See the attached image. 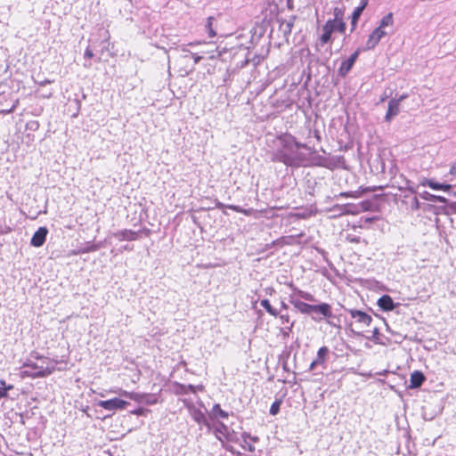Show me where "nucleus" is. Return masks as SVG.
Here are the masks:
<instances>
[{
  "label": "nucleus",
  "instance_id": "nucleus-42",
  "mask_svg": "<svg viewBox=\"0 0 456 456\" xmlns=\"http://www.w3.org/2000/svg\"><path fill=\"white\" fill-rule=\"evenodd\" d=\"M144 411H145V410L143 408H138L134 411H132L131 413L137 415V416H141L144 413Z\"/></svg>",
  "mask_w": 456,
  "mask_h": 456
},
{
  "label": "nucleus",
  "instance_id": "nucleus-17",
  "mask_svg": "<svg viewBox=\"0 0 456 456\" xmlns=\"http://www.w3.org/2000/svg\"><path fill=\"white\" fill-rule=\"evenodd\" d=\"M216 208L219 209H223V208H226L232 209L235 212L242 213L245 216H251L255 212L254 208H247L246 209V208H242L241 207L237 206V205H225L221 202L216 203Z\"/></svg>",
  "mask_w": 456,
  "mask_h": 456
},
{
  "label": "nucleus",
  "instance_id": "nucleus-8",
  "mask_svg": "<svg viewBox=\"0 0 456 456\" xmlns=\"http://www.w3.org/2000/svg\"><path fill=\"white\" fill-rule=\"evenodd\" d=\"M360 52L361 49H357L354 53L351 54V56L347 60L342 61L338 71L340 77H344L349 73V71L353 68L354 62L356 61L359 56Z\"/></svg>",
  "mask_w": 456,
  "mask_h": 456
},
{
  "label": "nucleus",
  "instance_id": "nucleus-44",
  "mask_svg": "<svg viewBox=\"0 0 456 456\" xmlns=\"http://www.w3.org/2000/svg\"><path fill=\"white\" fill-rule=\"evenodd\" d=\"M1 389H4V394L8 396V391L13 389L12 385H6L4 387H0Z\"/></svg>",
  "mask_w": 456,
  "mask_h": 456
},
{
  "label": "nucleus",
  "instance_id": "nucleus-49",
  "mask_svg": "<svg viewBox=\"0 0 456 456\" xmlns=\"http://www.w3.org/2000/svg\"><path fill=\"white\" fill-rule=\"evenodd\" d=\"M280 318L282 320V322H289V315H281Z\"/></svg>",
  "mask_w": 456,
  "mask_h": 456
},
{
  "label": "nucleus",
  "instance_id": "nucleus-9",
  "mask_svg": "<svg viewBox=\"0 0 456 456\" xmlns=\"http://www.w3.org/2000/svg\"><path fill=\"white\" fill-rule=\"evenodd\" d=\"M387 35L385 30H381L380 28H376L371 34L369 36V38L366 41V45L364 50H372L376 47V45L379 43L382 37Z\"/></svg>",
  "mask_w": 456,
  "mask_h": 456
},
{
  "label": "nucleus",
  "instance_id": "nucleus-11",
  "mask_svg": "<svg viewBox=\"0 0 456 456\" xmlns=\"http://www.w3.org/2000/svg\"><path fill=\"white\" fill-rule=\"evenodd\" d=\"M289 303L301 314H310L313 305L305 303L298 298H296L295 294L289 296Z\"/></svg>",
  "mask_w": 456,
  "mask_h": 456
},
{
  "label": "nucleus",
  "instance_id": "nucleus-34",
  "mask_svg": "<svg viewBox=\"0 0 456 456\" xmlns=\"http://www.w3.org/2000/svg\"><path fill=\"white\" fill-rule=\"evenodd\" d=\"M281 402L275 401L270 407V414L276 415L280 411Z\"/></svg>",
  "mask_w": 456,
  "mask_h": 456
},
{
  "label": "nucleus",
  "instance_id": "nucleus-43",
  "mask_svg": "<svg viewBox=\"0 0 456 456\" xmlns=\"http://www.w3.org/2000/svg\"><path fill=\"white\" fill-rule=\"evenodd\" d=\"M434 201H437V202H440V203H445L446 202V199L443 196H436L434 197Z\"/></svg>",
  "mask_w": 456,
  "mask_h": 456
},
{
  "label": "nucleus",
  "instance_id": "nucleus-46",
  "mask_svg": "<svg viewBox=\"0 0 456 456\" xmlns=\"http://www.w3.org/2000/svg\"><path fill=\"white\" fill-rule=\"evenodd\" d=\"M28 126H29L30 129H37L38 127V123L37 121H32L28 124Z\"/></svg>",
  "mask_w": 456,
  "mask_h": 456
},
{
  "label": "nucleus",
  "instance_id": "nucleus-60",
  "mask_svg": "<svg viewBox=\"0 0 456 456\" xmlns=\"http://www.w3.org/2000/svg\"><path fill=\"white\" fill-rule=\"evenodd\" d=\"M353 242H359V238H354L351 240Z\"/></svg>",
  "mask_w": 456,
  "mask_h": 456
},
{
  "label": "nucleus",
  "instance_id": "nucleus-54",
  "mask_svg": "<svg viewBox=\"0 0 456 456\" xmlns=\"http://www.w3.org/2000/svg\"><path fill=\"white\" fill-rule=\"evenodd\" d=\"M122 249L124 250H133V247L129 246V245H126L122 248Z\"/></svg>",
  "mask_w": 456,
  "mask_h": 456
},
{
  "label": "nucleus",
  "instance_id": "nucleus-36",
  "mask_svg": "<svg viewBox=\"0 0 456 456\" xmlns=\"http://www.w3.org/2000/svg\"><path fill=\"white\" fill-rule=\"evenodd\" d=\"M338 196L342 198H357L359 193L357 191H345L340 192Z\"/></svg>",
  "mask_w": 456,
  "mask_h": 456
},
{
  "label": "nucleus",
  "instance_id": "nucleus-26",
  "mask_svg": "<svg viewBox=\"0 0 456 456\" xmlns=\"http://www.w3.org/2000/svg\"><path fill=\"white\" fill-rule=\"evenodd\" d=\"M344 12H345L344 8L335 7L333 10L334 18L330 19L329 20L333 21V23L339 21V20H344Z\"/></svg>",
  "mask_w": 456,
  "mask_h": 456
},
{
  "label": "nucleus",
  "instance_id": "nucleus-35",
  "mask_svg": "<svg viewBox=\"0 0 456 456\" xmlns=\"http://www.w3.org/2000/svg\"><path fill=\"white\" fill-rule=\"evenodd\" d=\"M294 19H295V17H293L290 20L282 23V26L284 27L283 28L284 33L289 34L291 32Z\"/></svg>",
  "mask_w": 456,
  "mask_h": 456
},
{
  "label": "nucleus",
  "instance_id": "nucleus-31",
  "mask_svg": "<svg viewBox=\"0 0 456 456\" xmlns=\"http://www.w3.org/2000/svg\"><path fill=\"white\" fill-rule=\"evenodd\" d=\"M181 388H188L191 393H196L197 391H203L204 387L202 385L193 386V385H181Z\"/></svg>",
  "mask_w": 456,
  "mask_h": 456
},
{
  "label": "nucleus",
  "instance_id": "nucleus-14",
  "mask_svg": "<svg viewBox=\"0 0 456 456\" xmlns=\"http://www.w3.org/2000/svg\"><path fill=\"white\" fill-rule=\"evenodd\" d=\"M322 31L323 33L320 37V42L323 45L330 40L332 33L336 31L333 21L327 20L322 27Z\"/></svg>",
  "mask_w": 456,
  "mask_h": 456
},
{
  "label": "nucleus",
  "instance_id": "nucleus-59",
  "mask_svg": "<svg viewBox=\"0 0 456 456\" xmlns=\"http://www.w3.org/2000/svg\"><path fill=\"white\" fill-rule=\"evenodd\" d=\"M199 44H200V42H191L189 44V45H197Z\"/></svg>",
  "mask_w": 456,
  "mask_h": 456
},
{
  "label": "nucleus",
  "instance_id": "nucleus-2",
  "mask_svg": "<svg viewBox=\"0 0 456 456\" xmlns=\"http://www.w3.org/2000/svg\"><path fill=\"white\" fill-rule=\"evenodd\" d=\"M39 359L42 361V364L40 365L32 361H27L23 364L25 368H28V370H24L25 375L31 378H41L53 373L55 369L54 364L49 365L45 363V358L44 357H39Z\"/></svg>",
  "mask_w": 456,
  "mask_h": 456
},
{
  "label": "nucleus",
  "instance_id": "nucleus-3",
  "mask_svg": "<svg viewBox=\"0 0 456 456\" xmlns=\"http://www.w3.org/2000/svg\"><path fill=\"white\" fill-rule=\"evenodd\" d=\"M182 51L183 53H185V54L181 56L180 61L185 64V68L180 69L179 71H180L181 76L184 77V76L189 75L190 73H191L194 70L195 65L198 64L203 57L200 55L193 54V53H190L186 49L185 45H183L182 47Z\"/></svg>",
  "mask_w": 456,
  "mask_h": 456
},
{
  "label": "nucleus",
  "instance_id": "nucleus-23",
  "mask_svg": "<svg viewBox=\"0 0 456 456\" xmlns=\"http://www.w3.org/2000/svg\"><path fill=\"white\" fill-rule=\"evenodd\" d=\"M302 234H299L297 236H284L280 239H278L276 241H274V244L283 246V245H291L293 244L296 237H301Z\"/></svg>",
  "mask_w": 456,
  "mask_h": 456
},
{
  "label": "nucleus",
  "instance_id": "nucleus-29",
  "mask_svg": "<svg viewBox=\"0 0 456 456\" xmlns=\"http://www.w3.org/2000/svg\"><path fill=\"white\" fill-rule=\"evenodd\" d=\"M102 248V242L99 243H87L86 246L82 250L83 253L94 252Z\"/></svg>",
  "mask_w": 456,
  "mask_h": 456
},
{
  "label": "nucleus",
  "instance_id": "nucleus-37",
  "mask_svg": "<svg viewBox=\"0 0 456 456\" xmlns=\"http://www.w3.org/2000/svg\"><path fill=\"white\" fill-rule=\"evenodd\" d=\"M411 208L412 210H418L419 208V201L417 197L412 198Z\"/></svg>",
  "mask_w": 456,
  "mask_h": 456
},
{
  "label": "nucleus",
  "instance_id": "nucleus-12",
  "mask_svg": "<svg viewBox=\"0 0 456 456\" xmlns=\"http://www.w3.org/2000/svg\"><path fill=\"white\" fill-rule=\"evenodd\" d=\"M347 311L350 314L351 317L356 319L358 322L363 323L366 326L370 325L372 318L367 313L355 309H349Z\"/></svg>",
  "mask_w": 456,
  "mask_h": 456
},
{
  "label": "nucleus",
  "instance_id": "nucleus-13",
  "mask_svg": "<svg viewBox=\"0 0 456 456\" xmlns=\"http://www.w3.org/2000/svg\"><path fill=\"white\" fill-rule=\"evenodd\" d=\"M400 111L399 101L391 99L388 102L387 111L385 116V121L390 122Z\"/></svg>",
  "mask_w": 456,
  "mask_h": 456
},
{
  "label": "nucleus",
  "instance_id": "nucleus-6",
  "mask_svg": "<svg viewBox=\"0 0 456 456\" xmlns=\"http://www.w3.org/2000/svg\"><path fill=\"white\" fill-rule=\"evenodd\" d=\"M97 404L107 411H116L125 409L129 403L115 397L106 401H99Z\"/></svg>",
  "mask_w": 456,
  "mask_h": 456
},
{
  "label": "nucleus",
  "instance_id": "nucleus-18",
  "mask_svg": "<svg viewBox=\"0 0 456 456\" xmlns=\"http://www.w3.org/2000/svg\"><path fill=\"white\" fill-rule=\"evenodd\" d=\"M426 378L424 376V374L419 371V370H415L411 373V384H410V387L411 388H418L419 387L423 382L425 381Z\"/></svg>",
  "mask_w": 456,
  "mask_h": 456
},
{
  "label": "nucleus",
  "instance_id": "nucleus-45",
  "mask_svg": "<svg viewBox=\"0 0 456 456\" xmlns=\"http://www.w3.org/2000/svg\"><path fill=\"white\" fill-rule=\"evenodd\" d=\"M379 336V330L378 328H375L372 331V338L374 339H378Z\"/></svg>",
  "mask_w": 456,
  "mask_h": 456
},
{
  "label": "nucleus",
  "instance_id": "nucleus-24",
  "mask_svg": "<svg viewBox=\"0 0 456 456\" xmlns=\"http://www.w3.org/2000/svg\"><path fill=\"white\" fill-rule=\"evenodd\" d=\"M294 291H295V294L297 295L300 298H303L306 301H310V302H315L316 299L315 297H314V295H312L311 293L309 292H306V291H304V290H300L297 288H294Z\"/></svg>",
  "mask_w": 456,
  "mask_h": 456
},
{
  "label": "nucleus",
  "instance_id": "nucleus-51",
  "mask_svg": "<svg viewBox=\"0 0 456 456\" xmlns=\"http://www.w3.org/2000/svg\"><path fill=\"white\" fill-rule=\"evenodd\" d=\"M327 320V323L331 326V327H337L338 325L336 323H334V322L331 321V318L330 319H326Z\"/></svg>",
  "mask_w": 456,
  "mask_h": 456
},
{
  "label": "nucleus",
  "instance_id": "nucleus-7",
  "mask_svg": "<svg viewBox=\"0 0 456 456\" xmlns=\"http://www.w3.org/2000/svg\"><path fill=\"white\" fill-rule=\"evenodd\" d=\"M186 407L191 417L195 422H197L199 425H204L209 428V423L207 419V417L200 409L197 408L193 403H189L186 405Z\"/></svg>",
  "mask_w": 456,
  "mask_h": 456
},
{
  "label": "nucleus",
  "instance_id": "nucleus-50",
  "mask_svg": "<svg viewBox=\"0 0 456 456\" xmlns=\"http://www.w3.org/2000/svg\"><path fill=\"white\" fill-rule=\"evenodd\" d=\"M317 365H320V364H319V363H315V360H314V361L312 362V363L310 364L309 369H310L311 370H314V368H315Z\"/></svg>",
  "mask_w": 456,
  "mask_h": 456
},
{
  "label": "nucleus",
  "instance_id": "nucleus-5",
  "mask_svg": "<svg viewBox=\"0 0 456 456\" xmlns=\"http://www.w3.org/2000/svg\"><path fill=\"white\" fill-rule=\"evenodd\" d=\"M144 232L146 236H148L151 232L149 229H144L142 231H133L129 229H124L122 231H118L117 232H114L112 235L116 239H118L119 241L127 240V241H133L136 240L140 238V233Z\"/></svg>",
  "mask_w": 456,
  "mask_h": 456
},
{
  "label": "nucleus",
  "instance_id": "nucleus-48",
  "mask_svg": "<svg viewBox=\"0 0 456 456\" xmlns=\"http://www.w3.org/2000/svg\"><path fill=\"white\" fill-rule=\"evenodd\" d=\"M450 173L452 175H456V162L451 167Z\"/></svg>",
  "mask_w": 456,
  "mask_h": 456
},
{
  "label": "nucleus",
  "instance_id": "nucleus-30",
  "mask_svg": "<svg viewBox=\"0 0 456 456\" xmlns=\"http://www.w3.org/2000/svg\"><path fill=\"white\" fill-rule=\"evenodd\" d=\"M214 18L213 17H208V21H207V24H206V29L208 33V36L210 37H214L216 33V31L214 30L213 27H212V21H213Z\"/></svg>",
  "mask_w": 456,
  "mask_h": 456
},
{
  "label": "nucleus",
  "instance_id": "nucleus-55",
  "mask_svg": "<svg viewBox=\"0 0 456 456\" xmlns=\"http://www.w3.org/2000/svg\"><path fill=\"white\" fill-rule=\"evenodd\" d=\"M248 450L249 452H255V446H254V445H252V444H248Z\"/></svg>",
  "mask_w": 456,
  "mask_h": 456
},
{
  "label": "nucleus",
  "instance_id": "nucleus-53",
  "mask_svg": "<svg viewBox=\"0 0 456 456\" xmlns=\"http://www.w3.org/2000/svg\"><path fill=\"white\" fill-rule=\"evenodd\" d=\"M314 137H315L318 141H320V140H321L320 133H319L317 130H315V131L314 132Z\"/></svg>",
  "mask_w": 456,
  "mask_h": 456
},
{
  "label": "nucleus",
  "instance_id": "nucleus-52",
  "mask_svg": "<svg viewBox=\"0 0 456 456\" xmlns=\"http://www.w3.org/2000/svg\"><path fill=\"white\" fill-rule=\"evenodd\" d=\"M407 98V95L406 94H403L401 95L398 99H396L397 101H399V104L401 103V102H403L404 99Z\"/></svg>",
  "mask_w": 456,
  "mask_h": 456
},
{
  "label": "nucleus",
  "instance_id": "nucleus-61",
  "mask_svg": "<svg viewBox=\"0 0 456 456\" xmlns=\"http://www.w3.org/2000/svg\"><path fill=\"white\" fill-rule=\"evenodd\" d=\"M281 307L287 309L288 306L284 302H281Z\"/></svg>",
  "mask_w": 456,
  "mask_h": 456
},
{
  "label": "nucleus",
  "instance_id": "nucleus-20",
  "mask_svg": "<svg viewBox=\"0 0 456 456\" xmlns=\"http://www.w3.org/2000/svg\"><path fill=\"white\" fill-rule=\"evenodd\" d=\"M421 184L423 186L427 185L433 190H442L444 191H447L452 188V185H450V184L440 183L434 182L432 180H428V179H426L424 182H422Z\"/></svg>",
  "mask_w": 456,
  "mask_h": 456
},
{
  "label": "nucleus",
  "instance_id": "nucleus-28",
  "mask_svg": "<svg viewBox=\"0 0 456 456\" xmlns=\"http://www.w3.org/2000/svg\"><path fill=\"white\" fill-rule=\"evenodd\" d=\"M339 208L344 214H356L358 213L357 208L353 204H346L339 206Z\"/></svg>",
  "mask_w": 456,
  "mask_h": 456
},
{
  "label": "nucleus",
  "instance_id": "nucleus-25",
  "mask_svg": "<svg viewBox=\"0 0 456 456\" xmlns=\"http://www.w3.org/2000/svg\"><path fill=\"white\" fill-rule=\"evenodd\" d=\"M260 305L261 306H263L267 313H269L271 315L274 316V317H277L278 316V312L276 309H274L268 299H263L261 300L260 302Z\"/></svg>",
  "mask_w": 456,
  "mask_h": 456
},
{
  "label": "nucleus",
  "instance_id": "nucleus-15",
  "mask_svg": "<svg viewBox=\"0 0 456 456\" xmlns=\"http://www.w3.org/2000/svg\"><path fill=\"white\" fill-rule=\"evenodd\" d=\"M377 305L383 311H392L395 308L396 304L394 303L392 297L388 295H383L378 300Z\"/></svg>",
  "mask_w": 456,
  "mask_h": 456
},
{
  "label": "nucleus",
  "instance_id": "nucleus-39",
  "mask_svg": "<svg viewBox=\"0 0 456 456\" xmlns=\"http://www.w3.org/2000/svg\"><path fill=\"white\" fill-rule=\"evenodd\" d=\"M242 437L244 438V440H245L246 438H249V439H250L252 442H254V443H256V442L258 441V437H257V436H250V435H249V434H248V433H243V434H242Z\"/></svg>",
  "mask_w": 456,
  "mask_h": 456
},
{
  "label": "nucleus",
  "instance_id": "nucleus-22",
  "mask_svg": "<svg viewBox=\"0 0 456 456\" xmlns=\"http://www.w3.org/2000/svg\"><path fill=\"white\" fill-rule=\"evenodd\" d=\"M393 24H394L393 13L389 12L381 19L378 28H380L381 30H384V28L386 27L393 26Z\"/></svg>",
  "mask_w": 456,
  "mask_h": 456
},
{
  "label": "nucleus",
  "instance_id": "nucleus-21",
  "mask_svg": "<svg viewBox=\"0 0 456 456\" xmlns=\"http://www.w3.org/2000/svg\"><path fill=\"white\" fill-rule=\"evenodd\" d=\"M328 354H329V348L327 346H322L321 348H319V350L317 352V356L314 359L315 363H319L320 365L324 364Z\"/></svg>",
  "mask_w": 456,
  "mask_h": 456
},
{
  "label": "nucleus",
  "instance_id": "nucleus-27",
  "mask_svg": "<svg viewBox=\"0 0 456 456\" xmlns=\"http://www.w3.org/2000/svg\"><path fill=\"white\" fill-rule=\"evenodd\" d=\"M212 411H213V413L216 416H218V417H220L222 419H227L229 417L228 412H226L225 411L222 410L221 407H220V404H218V403H216L213 406Z\"/></svg>",
  "mask_w": 456,
  "mask_h": 456
},
{
  "label": "nucleus",
  "instance_id": "nucleus-16",
  "mask_svg": "<svg viewBox=\"0 0 456 456\" xmlns=\"http://www.w3.org/2000/svg\"><path fill=\"white\" fill-rule=\"evenodd\" d=\"M368 4V0H362L361 5L356 7L352 14L351 17V31H354L356 28L358 20L362 12V11L365 9L366 5Z\"/></svg>",
  "mask_w": 456,
  "mask_h": 456
},
{
  "label": "nucleus",
  "instance_id": "nucleus-1",
  "mask_svg": "<svg viewBox=\"0 0 456 456\" xmlns=\"http://www.w3.org/2000/svg\"><path fill=\"white\" fill-rule=\"evenodd\" d=\"M279 145L270 153L273 162H281L287 166H299L302 161L299 149L309 150L305 143L297 142L291 134H285L278 137Z\"/></svg>",
  "mask_w": 456,
  "mask_h": 456
},
{
  "label": "nucleus",
  "instance_id": "nucleus-57",
  "mask_svg": "<svg viewBox=\"0 0 456 456\" xmlns=\"http://www.w3.org/2000/svg\"><path fill=\"white\" fill-rule=\"evenodd\" d=\"M0 385H1L0 387H4L7 384H6V382L4 379H1L0 380Z\"/></svg>",
  "mask_w": 456,
  "mask_h": 456
},
{
  "label": "nucleus",
  "instance_id": "nucleus-41",
  "mask_svg": "<svg viewBox=\"0 0 456 456\" xmlns=\"http://www.w3.org/2000/svg\"><path fill=\"white\" fill-rule=\"evenodd\" d=\"M221 56V52L216 49L215 52H211V54L209 55V59H216Z\"/></svg>",
  "mask_w": 456,
  "mask_h": 456
},
{
  "label": "nucleus",
  "instance_id": "nucleus-38",
  "mask_svg": "<svg viewBox=\"0 0 456 456\" xmlns=\"http://www.w3.org/2000/svg\"><path fill=\"white\" fill-rule=\"evenodd\" d=\"M420 197L424 200H434V197L435 195L433 194H430L429 192L428 191H424L423 193L420 194Z\"/></svg>",
  "mask_w": 456,
  "mask_h": 456
},
{
  "label": "nucleus",
  "instance_id": "nucleus-40",
  "mask_svg": "<svg viewBox=\"0 0 456 456\" xmlns=\"http://www.w3.org/2000/svg\"><path fill=\"white\" fill-rule=\"evenodd\" d=\"M84 57L85 58H88V59H91L94 57V53L93 51L90 49V47H87L85 51V53H84Z\"/></svg>",
  "mask_w": 456,
  "mask_h": 456
},
{
  "label": "nucleus",
  "instance_id": "nucleus-10",
  "mask_svg": "<svg viewBox=\"0 0 456 456\" xmlns=\"http://www.w3.org/2000/svg\"><path fill=\"white\" fill-rule=\"evenodd\" d=\"M48 234V229L45 226L39 227L33 234L30 244L33 247L39 248L44 245Z\"/></svg>",
  "mask_w": 456,
  "mask_h": 456
},
{
  "label": "nucleus",
  "instance_id": "nucleus-32",
  "mask_svg": "<svg viewBox=\"0 0 456 456\" xmlns=\"http://www.w3.org/2000/svg\"><path fill=\"white\" fill-rule=\"evenodd\" d=\"M334 25L336 31H338L340 34H344L346 32V24L344 20L334 22Z\"/></svg>",
  "mask_w": 456,
  "mask_h": 456
},
{
  "label": "nucleus",
  "instance_id": "nucleus-19",
  "mask_svg": "<svg viewBox=\"0 0 456 456\" xmlns=\"http://www.w3.org/2000/svg\"><path fill=\"white\" fill-rule=\"evenodd\" d=\"M118 394L121 396L127 397L136 403H142L144 402L146 394L135 393V392H128L123 389H119Z\"/></svg>",
  "mask_w": 456,
  "mask_h": 456
},
{
  "label": "nucleus",
  "instance_id": "nucleus-62",
  "mask_svg": "<svg viewBox=\"0 0 456 456\" xmlns=\"http://www.w3.org/2000/svg\"><path fill=\"white\" fill-rule=\"evenodd\" d=\"M90 66H91V64H87V63L84 64V67H86V68H90Z\"/></svg>",
  "mask_w": 456,
  "mask_h": 456
},
{
  "label": "nucleus",
  "instance_id": "nucleus-63",
  "mask_svg": "<svg viewBox=\"0 0 456 456\" xmlns=\"http://www.w3.org/2000/svg\"><path fill=\"white\" fill-rule=\"evenodd\" d=\"M409 190L412 192V193H415V190L413 188H409Z\"/></svg>",
  "mask_w": 456,
  "mask_h": 456
},
{
  "label": "nucleus",
  "instance_id": "nucleus-33",
  "mask_svg": "<svg viewBox=\"0 0 456 456\" xmlns=\"http://www.w3.org/2000/svg\"><path fill=\"white\" fill-rule=\"evenodd\" d=\"M157 401L158 400H157V397L155 395L146 394L143 403L148 405H152V404L157 403Z\"/></svg>",
  "mask_w": 456,
  "mask_h": 456
},
{
  "label": "nucleus",
  "instance_id": "nucleus-4",
  "mask_svg": "<svg viewBox=\"0 0 456 456\" xmlns=\"http://www.w3.org/2000/svg\"><path fill=\"white\" fill-rule=\"evenodd\" d=\"M311 318L316 322H320L323 319H330L333 317L331 305L328 303H321L319 305H313Z\"/></svg>",
  "mask_w": 456,
  "mask_h": 456
},
{
  "label": "nucleus",
  "instance_id": "nucleus-58",
  "mask_svg": "<svg viewBox=\"0 0 456 456\" xmlns=\"http://www.w3.org/2000/svg\"><path fill=\"white\" fill-rule=\"evenodd\" d=\"M181 389H182L183 393H184V394H187V393H189V392H190V391L188 390V388H181Z\"/></svg>",
  "mask_w": 456,
  "mask_h": 456
},
{
  "label": "nucleus",
  "instance_id": "nucleus-47",
  "mask_svg": "<svg viewBox=\"0 0 456 456\" xmlns=\"http://www.w3.org/2000/svg\"><path fill=\"white\" fill-rule=\"evenodd\" d=\"M103 38H104V41H106V42H108L110 40V35L109 30H105L104 31Z\"/></svg>",
  "mask_w": 456,
  "mask_h": 456
},
{
  "label": "nucleus",
  "instance_id": "nucleus-64",
  "mask_svg": "<svg viewBox=\"0 0 456 456\" xmlns=\"http://www.w3.org/2000/svg\"><path fill=\"white\" fill-rule=\"evenodd\" d=\"M221 428H223L224 429L226 428L225 425H224V424H221Z\"/></svg>",
  "mask_w": 456,
  "mask_h": 456
},
{
  "label": "nucleus",
  "instance_id": "nucleus-56",
  "mask_svg": "<svg viewBox=\"0 0 456 456\" xmlns=\"http://www.w3.org/2000/svg\"><path fill=\"white\" fill-rule=\"evenodd\" d=\"M50 83H51V81L46 79V80H44V81L40 82V86H45V85L50 84Z\"/></svg>",
  "mask_w": 456,
  "mask_h": 456
}]
</instances>
